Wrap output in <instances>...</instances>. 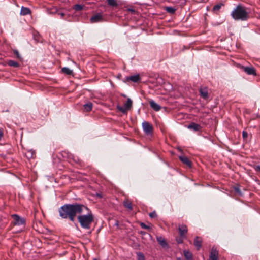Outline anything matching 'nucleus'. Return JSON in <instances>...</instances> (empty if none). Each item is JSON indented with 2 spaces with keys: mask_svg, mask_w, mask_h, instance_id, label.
Segmentation results:
<instances>
[{
  "mask_svg": "<svg viewBox=\"0 0 260 260\" xmlns=\"http://www.w3.org/2000/svg\"><path fill=\"white\" fill-rule=\"evenodd\" d=\"M84 209H88V208L82 204H66L58 209V212L61 218H68L74 222L76 215L81 214Z\"/></svg>",
  "mask_w": 260,
  "mask_h": 260,
  "instance_id": "1",
  "label": "nucleus"
},
{
  "mask_svg": "<svg viewBox=\"0 0 260 260\" xmlns=\"http://www.w3.org/2000/svg\"><path fill=\"white\" fill-rule=\"evenodd\" d=\"M231 16L236 21H246L249 18V15L244 7L241 5H237L232 11Z\"/></svg>",
  "mask_w": 260,
  "mask_h": 260,
  "instance_id": "2",
  "label": "nucleus"
},
{
  "mask_svg": "<svg viewBox=\"0 0 260 260\" xmlns=\"http://www.w3.org/2000/svg\"><path fill=\"white\" fill-rule=\"evenodd\" d=\"M85 210L87 211V214L78 215L77 219L82 228L89 229L93 222L94 216L92 212L88 208Z\"/></svg>",
  "mask_w": 260,
  "mask_h": 260,
  "instance_id": "3",
  "label": "nucleus"
},
{
  "mask_svg": "<svg viewBox=\"0 0 260 260\" xmlns=\"http://www.w3.org/2000/svg\"><path fill=\"white\" fill-rule=\"evenodd\" d=\"M143 130L144 133L147 136H152L153 132L152 125L147 121H144L142 124Z\"/></svg>",
  "mask_w": 260,
  "mask_h": 260,
  "instance_id": "4",
  "label": "nucleus"
},
{
  "mask_svg": "<svg viewBox=\"0 0 260 260\" xmlns=\"http://www.w3.org/2000/svg\"><path fill=\"white\" fill-rule=\"evenodd\" d=\"M13 219V223L14 225H21L25 224V221L24 218H21L17 214H13L12 215Z\"/></svg>",
  "mask_w": 260,
  "mask_h": 260,
  "instance_id": "5",
  "label": "nucleus"
},
{
  "mask_svg": "<svg viewBox=\"0 0 260 260\" xmlns=\"http://www.w3.org/2000/svg\"><path fill=\"white\" fill-rule=\"evenodd\" d=\"M117 108L123 113H125L130 108V98H128L127 102L122 106L117 105Z\"/></svg>",
  "mask_w": 260,
  "mask_h": 260,
  "instance_id": "6",
  "label": "nucleus"
},
{
  "mask_svg": "<svg viewBox=\"0 0 260 260\" xmlns=\"http://www.w3.org/2000/svg\"><path fill=\"white\" fill-rule=\"evenodd\" d=\"M178 231L180 234V236L181 238H185L186 234L187 233V228L186 225L181 224L179 225L178 227Z\"/></svg>",
  "mask_w": 260,
  "mask_h": 260,
  "instance_id": "7",
  "label": "nucleus"
},
{
  "mask_svg": "<svg viewBox=\"0 0 260 260\" xmlns=\"http://www.w3.org/2000/svg\"><path fill=\"white\" fill-rule=\"evenodd\" d=\"M187 128L189 129L193 130L194 132H200L202 127L199 124L191 122L187 126Z\"/></svg>",
  "mask_w": 260,
  "mask_h": 260,
  "instance_id": "8",
  "label": "nucleus"
},
{
  "mask_svg": "<svg viewBox=\"0 0 260 260\" xmlns=\"http://www.w3.org/2000/svg\"><path fill=\"white\" fill-rule=\"evenodd\" d=\"M156 240L160 246L163 248H168V244L166 239L161 236H156Z\"/></svg>",
  "mask_w": 260,
  "mask_h": 260,
  "instance_id": "9",
  "label": "nucleus"
},
{
  "mask_svg": "<svg viewBox=\"0 0 260 260\" xmlns=\"http://www.w3.org/2000/svg\"><path fill=\"white\" fill-rule=\"evenodd\" d=\"M218 251L213 247L209 255V260H217Z\"/></svg>",
  "mask_w": 260,
  "mask_h": 260,
  "instance_id": "10",
  "label": "nucleus"
},
{
  "mask_svg": "<svg viewBox=\"0 0 260 260\" xmlns=\"http://www.w3.org/2000/svg\"><path fill=\"white\" fill-rule=\"evenodd\" d=\"M179 158L180 161L184 164L186 165L189 168L191 167V162L186 156L182 155L179 156Z\"/></svg>",
  "mask_w": 260,
  "mask_h": 260,
  "instance_id": "11",
  "label": "nucleus"
},
{
  "mask_svg": "<svg viewBox=\"0 0 260 260\" xmlns=\"http://www.w3.org/2000/svg\"><path fill=\"white\" fill-rule=\"evenodd\" d=\"M102 15L101 14H98L91 17L90 22L91 23H96L98 22H101L102 21Z\"/></svg>",
  "mask_w": 260,
  "mask_h": 260,
  "instance_id": "12",
  "label": "nucleus"
},
{
  "mask_svg": "<svg viewBox=\"0 0 260 260\" xmlns=\"http://www.w3.org/2000/svg\"><path fill=\"white\" fill-rule=\"evenodd\" d=\"M149 105L151 108H152L155 111H158L161 109V107L154 101L151 100L149 101Z\"/></svg>",
  "mask_w": 260,
  "mask_h": 260,
  "instance_id": "13",
  "label": "nucleus"
},
{
  "mask_svg": "<svg viewBox=\"0 0 260 260\" xmlns=\"http://www.w3.org/2000/svg\"><path fill=\"white\" fill-rule=\"evenodd\" d=\"M131 82L139 83L141 81V78L139 74H136L131 75Z\"/></svg>",
  "mask_w": 260,
  "mask_h": 260,
  "instance_id": "14",
  "label": "nucleus"
},
{
  "mask_svg": "<svg viewBox=\"0 0 260 260\" xmlns=\"http://www.w3.org/2000/svg\"><path fill=\"white\" fill-rule=\"evenodd\" d=\"M200 93L201 96L204 99H206L208 97V93L207 88H201L200 89Z\"/></svg>",
  "mask_w": 260,
  "mask_h": 260,
  "instance_id": "15",
  "label": "nucleus"
},
{
  "mask_svg": "<svg viewBox=\"0 0 260 260\" xmlns=\"http://www.w3.org/2000/svg\"><path fill=\"white\" fill-rule=\"evenodd\" d=\"M244 71L248 75H256V74L255 69L252 67H245L244 68Z\"/></svg>",
  "mask_w": 260,
  "mask_h": 260,
  "instance_id": "16",
  "label": "nucleus"
},
{
  "mask_svg": "<svg viewBox=\"0 0 260 260\" xmlns=\"http://www.w3.org/2000/svg\"><path fill=\"white\" fill-rule=\"evenodd\" d=\"M31 13L29 8L22 6L21 8L20 14L21 15H27Z\"/></svg>",
  "mask_w": 260,
  "mask_h": 260,
  "instance_id": "17",
  "label": "nucleus"
},
{
  "mask_svg": "<svg viewBox=\"0 0 260 260\" xmlns=\"http://www.w3.org/2000/svg\"><path fill=\"white\" fill-rule=\"evenodd\" d=\"M194 245L196 247L197 250H199L202 246V240L200 238L197 236L194 239Z\"/></svg>",
  "mask_w": 260,
  "mask_h": 260,
  "instance_id": "18",
  "label": "nucleus"
},
{
  "mask_svg": "<svg viewBox=\"0 0 260 260\" xmlns=\"http://www.w3.org/2000/svg\"><path fill=\"white\" fill-rule=\"evenodd\" d=\"M92 107H93V104L91 102H88L86 104H85L83 105L84 110V111H85L86 112H89V111H91V110L92 109Z\"/></svg>",
  "mask_w": 260,
  "mask_h": 260,
  "instance_id": "19",
  "label": "nucleus"
},
{
  "mask_svg": "<svg viewBox=\"0 0 260 260\" xmlns=\"http://www.w3.org/2000/svg\"><path fill=\"white\" fill-rule=\"evenodd\" d=\"M7 64L8 66L10 67H13L14 68H18L20 66L19 63H18L17 61L12 60H9L7 62Z\"/></svg>",
  "mask_w": 260,
  "mask_h": 260,
  "instance_id": "20",
  "label": "nucleus"
},
{
  "mask_svg": "<svg viewBox=\"0 0 260 260\" xmlns=\"http://www.w3.org/2000/svg\"><path fill=\"white\" fill-rule=\"evenodd\" d=\"M164 9L171 14H174L176 11V9L172 7H165Z\"/></svg>",
  "mask_w": 260,
  "mask_h": 260,
  "instance_id": "21",
  "label": "nucleus"
},
{
  "mask_svg": "<svg viewBox=\"0 0 260 260\" xmlns=\"http://www.w3.org/2000/svg\"><path fill=\"white\" fill-rule=\"evenodd\" d=\"M61 71L62 73L68 75H70L73 73V71L67 67H64L62 68Z\"/></svg>",
  "mask_w": 260,
  "mask_h": 260,
  "instance_id": "22",
  "label": "nucleus"
},
{
  "mask_svg": "<svg viewBox=\"0 0 260 260\" xmlns=\"http://www.w3.org/2000/svg\"><path fill=\"white\" fill-rule=\"evenodd\" d=\"M184 255L187 260H191L192 258L191 253L188 251H184Z\"/></svg>",
  "mask_w": 260,
  "mask_h": 260,
  "instance_id": "23",
  "label": "nucleus"
},
{
  "mask_svg": "<svg viewBox=\"0 0 260 260\" xmlns=\"http://www.w3.org/2000/svg\"><path fill=\"white\" fill-rule=\"evenodd\" d=\"M35 151L32 149L29 150L26 152V156L28 158H31L34 157Z\"/></svg>",
  "mask_w": 260,
  "mask_h": 260,
  "instance_id": "24",
  "label": "nucleus"
},
{
  "mask_svg": "<svg viewBox=\"0 0 260 260\" xmlns=\"http://www.w3.org/2000/svg\"><path fill=\"white\" fill-rule=\"evenodd\" d=\"M108 4L112 7H116L118 4L116 0H106Z\"/></svg>",
  "mask_w": 260,
  "mask_h": 260,
  "instance_id": "25",
  "label": "nucleus"
},
{
  "mask_svg": "<svg viewBox=\"0 0 260 260\" xmlns=\"http://www.w3.org/2000/svg\"><path fill=\"white\" fill-rule=\"evenodd\" d=\"M83 6L80 4H76L74 6V9L76 11H79L83 9Z\"/></svg>",
  "mask_w": 260,
  "mask_h": 260,
  "instance_id": "26",
  "label": "nucleus"
},
{
  "mask_svg": "<svg viewBox=\"0 0 260 260\" xmlns=\"http://www.w3.org/2000/svg\"><path fill=\"white\" fill-rule=\"evenodd\" d=\"M137 260H145V256L142 252H137Z\"/></svg>",
  "mask_w": 260,
  "mask_h": 260,
  "instance_id": "27",
  "label": "nucleus"
},
{
  "mask_svg": "<svg viewBox=\"0 0 260 260\" xmlns=\"http://www.w3.org/2000/svg\"><path fill=\"white\" fill-rule=\"evenodd\" d=\"M222 5V4H217L215 5L213 8V11L215 12L218 11L221 8Z\"/></svg>",
  "mask_w": 260,
  "mask_h": 260,
  "instance_id": "28",
  "label": "nucleus"
},
{
  "mask_svg": "<svg viewBox=\"0 0 260 260\" xmlns=\"http://www.w3.org/2000/svg\"><path fill=\"white\" fill-rule=\"evenodd\" d=\"M140 225L142 229H147L148 231H150L151 229V228L150 226L147 225L143 222L141 223Z\"/></svg>",
  "mask_w": 260,
  "mask_h": 260,
  "instance_id": "29",
  "label": "nucleus"
},
{
  "mask_svg": "<svg viewBox=\"0 0 260 260\" xmlns=\"http://www.w3.org/2000/svg\"><path fill=\"white\" fill-rule=\"evenodd\" d=\"M234 189L235 190V191L239 195H241L242 194V193H241V191L240 190V189L239 188V187L238 186H234Z\"/></svg>",
  "mask_w": 260,
  "mask_h": 260,
  "instance_id": "30",
  "label": "nucleus"
},
{
  "mask_svg": "<svg viewBox=\"0 0 260 260\" xmlns=\"http://www.w3.org/2000/svg\"><path fill=\"white\" fill-rule=\"evenodd\" d=\"M123 205L126 208L130 209V202L128 201H124Z\"/></svg>",
  "mask_w": 260,
  "mask_h": 260,
  "instance_id": "31",
  "label": "nucleus"
},
{
  "mask_svg": "<svg viewBox=\"0 0 260 260\" xmlns=\"http://www.w3.org/2000/svg\"><path fill=\"white\" fill-rule=\"evenodd\" d=\"M14 53L16 55V57L18 59H21V56L18 50H14Z\"/></svg>",
  "mask_w": 260,
  "mask_h": 260,
  "instance_id": "32",
  "label": "nucleus"
},
{
  "mask_svg": "<svg viewBox=\"0 0 260 260\" xmlns=\"http://www.w3.org/2000/svg\"><path fill=\"white\" fill-rule=\"evenodd\" d=\"M149 215L150 217L152 218L155 217L157 215H156V212L155 211H154V212L150 213Z\"/></svg>",
  "mask_w": 260,
  "mask_h": 260,
  "instance_id": "33",
  "label": "nucleus"
},
{
  "mask_svg": "<svg viewBox=\"0 0 260 260\" xmlns=\"http://www.w3.org/2000/svg\"><path fill=\"white\" fill-rule=\"evenodd\" d=\"M242 136L243 138H246L248 137V133L246 131H243L242 132Z\"/></svg>",
  "mask_w": 260,
  "mask_h": 260,
  "instance_id": "34",
  "label": "nucleus"
},
{
  "mask_svg": "<svg viewBox=\"0 0 260 260\" xmlns=\"http://www.w3.org/2000/svg\"><path fill=\"white\" fill-rule=\"evenodd\" d=\"M183 238H181L180 237V238L177 239L176 241H177V243H183Z\"/></svg>",
  "mask_w": 260,
  "mask_h": 260,
  "instance_id": "35",
  "label": "nucleus"
},
{
  "mask_svg": "<svg viewBox=\"0 0 260 260\" xmlns=\"http://www.w3.org/2000/svg\"><path fill=\"white\" fill-rule=\"evenodd\" d=\"M254 169H255V170L256 171H260V165H259L256 166L254 167Z\"/></svg>",
  "mask_w": 260,
  "mask_h": 260,
  "instance_id": "36",
  "label": "nucleus"
},
{
  "mask_svg": "<svg viewBox=\"0 0 260 260\" xmlns=\"http://www.w3.org/2000/svg\"><path fill=\"white\" fill-rule=\"evenodd\" d=\"M3 136V133L2 131L0 130V140H1Z\"/></svg>",
  "mask_w": 260,
  "mask_h": 260,
  "instance_id": "37",
  "label": "nucleus"
},
{
  "mask_svg": "<svg viewBox=\"0 0 260 260\" xmlns=\"http://www.w3.org/2000/svg\"><path fill=\"white\" fill-rule=\"evenodd\" d=\"M59 14L60 15L61 17H63L64 15V13H59Z\"/></svg>",
  "mask_w": 260,
  "mask_h": 260,
  "instance_id": "38",
  "label": "nucleus"
},
{
  "mask_svg": "<svg viewBox=\"0 0 260 260\" xmlns=\"http://www.w3.org/2000/svg\"><path fill=\"white\" fill-rule=\"evenodd\" d=\"M131 14L133 13H135V10L133 9H131Z\"/></svg>",
  "mask_w": 260,
  "mask_h": 260,
  "instance_id": "39",
  "label": "nucleus"
},
{
  "mask_svg": "<svg viewBox=\"0 0 260 260\" xmlns=\"http://www.w3.org/2000/svg\"><path fill=\"white\" fill-rule=\"evenodd\" d=\"M177 260H183V259L182 258H181V257H178L177 258Z\"/></svg>",
  "mask_w": 260,
  "mask_h": 260,
  "instance_id": "40",
  "label": "nucleus"
},
{
  "mask_svg": "<svg viewBox=\"0 0 260 260\" xmlns=\"http://www.w3.org/2000/svg\"><path fill=\"white\" fill-rule=\"evenodd\" d=\"M127 81H128L130 80V77H126Z\"/></svg>",
  "mask_w": 260,
  "mask_h": 260,
  "instance_id": "41",
  "label": "nucleus"
},
{
  "mask_svg": "<svg viewBox=\"0 0 260 260\" xmlns=\"http://www.w3.org/2000/svg\"><path fill=\"white\" fill-rule=\"evenodd\" d=\"M141 233H142V234H145V232H141Z\"/></svg>",
  "mask_w": 260,
  "mask_h": 260,
  "instance_id": "42",
  "label": "nucleus"
}]
</instances>
